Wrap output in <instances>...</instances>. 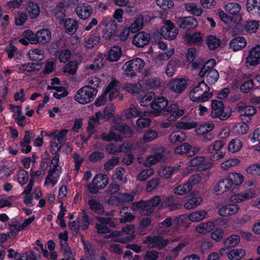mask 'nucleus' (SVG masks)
Masks as SVG:
<instances>
[{"mask_svg": "<svg viewBox=\"0 0 260 260\" xmlns=\"http://www.w3.org/2000/svg\"><path fill=\"white\" fill-rule=\"evenodd\" d=\"M210 87L204 80L194 85L193 88L190 91L189 96L193 102H204L212 96V93L210 92Z\"/></svg>", "mask_w": 260, "mask_h": 260, "instance_id": "nucleus-1", "label": "nucleus"}, {"mask_svg": "<svg viewBox=\"0 0 260 260\" xmlns=\"http://www.w3.org/2000/svg\"><path fill=\"white\" fill-rule=\"evenodd\" d=\"M98 93L95 87L85 85L76 92L74 100L79 104L85 105L92 102Z\"/></svg>", "mask_w": 260, "mask_h": 260, "instance_id": "nucleus-2", "label": "nucleus"}, {"mask_svg": "<svg viewBox=\"0 0 260 260\" xmlns=\"http://www.w3.org/2000/svg\"><path fill=\"white\" fill-rule=\"evenodd\" d=\"M103 25L105 28L102 30V38L106 40H110L116 36L118 32V26L114 20L109 21L106 18H104L100 23L99 27Z\"/></svg>", "mask_w": 260, "mask_h": 260, "instance_id": "nucleus-3", "label": "nucleus"}, {"mask_svg": "<svg viewBox=\"0 0 260 260\" xmlns=\"http://www.w3.org/2000/svg\"><path fill=\"white\" fill-rule=\"evenodd\" d=\"M145 65V62L143 59L136 58L127 61L123 67L126 75L133 77L136 76L137 73L141 72Z\"/></svg>", "mask_w": 260, "mask_h": 260, "instance_id": "nucleus-4", "label": "nucleus"}, {"mask_svg": "<svg viewBox=\"0 0 260 260\" xmlns=\"http://www.w3.org/2000/svg\"><path fill=\"white\" fill-rule=\"evenodd\" d=\"M109 179L107 175L101 174L96 175L91 184L88 185V191L92 194L98 192L100 189H103L108 184Z\"/></svg>", "mask_w": 260, "mask_h": 260, "instance_id": "nucleus-5", "label": "nucleus"}, {"mask_svg": "<svg viewBox=\"0 0 260 260\" xmlns=\"http://www.w3.org/2000/svg\"><path fill=\"white\" fill-rule=\"evenodd\" d=\"M211 116L213 118H218L220 120L227 119L231 113L228 110H225L222 102L213 100L212 102Z\"/></svg>", "mask_w": 260, "mask_h": 260, "instance_id": "nucleus-6", "label": "nucleus"}, {"mask_svg": "<svg viewBox=\"0 0 260 260\" xmlns=\"http://www.w3.org/2000/svg\"><path fill=\"white\" fill-rule=\"evenodd\" d=\"M160 202V197L156 196L147 201H142L138 202L137 203V207L143 210V214L148 215L153 212V208L157 207Z\"/></svg>", "mask_w": 260, "mask_h": 260, "instance_id": "nucleus-7", "label": "nucleus"}, {"mask_svg": "<svg viewBox=\"0 0 260 260\" xmlns=\"http://www.w3.org/2000/svg\"><path fill=\"white\" fill-rule=\"evenodd\" d=\"M163 26L161 28L160 35L165 39L173 40L177 37L178 30L170 20H163Z\"/></svg>", "mask_w": 260, "mask_h": 260, "instance_id": "nucleus-8", "label": "nucleus"}, {"mask_svg": "<svg viewBox=\"0 0 260 260\" xmlns=\"http://www.w3.org/2000/svg\"><path fill=\"white\" fill-rule=\"evenodd\" d=\"M143 243L147 244V247L148 248H157L160 250L169 243V241L167 239H164L161 236H148L144 238L143 240Z\"/></svg>", "mask_w": 260, "mask_h": 260, "instance_id": "nucleus-9", "label": "nucleus"}, {"mask_svg": "<svg viewBox=\"0 0 260 260\" xmlns=\"http://www.w3.org/2000/svg\"><path fill=\"white\" fill-rule=\"evenodd\" d=\"M246 63L250 66H256L260 63V45L252 47L246 57Z\"/></svg>", "mask_w": 260, "mask_h": 260, "instance_id": "nucleus-10", "label": "nucleus"}, {"mask_svg": "<svg viewBox=\"0 0 260 260\" xmlns=\"http://www.w3.org/2000/svg\"><path fill=\"white\" fill-rule=\"evenodd\" d=\"M176 23L179 27L182 29H190L197 26L196 19L192 16L177 18Z\"/></svg>", "mask_w": 260, "mask_h": 260, "instance_id": "nucleus-11", "label": "nucleus"}, {"mask_svg": "<svg viewBox=\"0 0 260 260\" xmlns=\"http://www.w3.org/2000/svg\"><path fill=\"white\" fill-rule=\"evenodd\" d=\"M187 83V80L184 78H174L170 81L168 85L175 93H181L186 89Z\"/></svg>", "mask_w": 260, "mask_h": 260, "instance_id": "nucleus-12", "label": "nucleus"}, {"mask_svg": "<svg viewBox=\"0 0 260 260\" xmlns=\"http://www.w3.org/2000/svg\"><path fill=\"white\" fill-rule=\"evenodd\" d=\"M168 105V102L164 97L158 98L154 100L151 104V108L153 110L152 113L154 116L160 114L162 110Z\"/></svg>", "mask_w": 260, "mask_h": 260, "instance_id": "nucleus-13", "label": "nucleus"}, {"mask_svg": "<svg viewBox=\"0 0 260 260\" xmlns=\"http://www.w3.org/2000/svg\"><path fill=\"white\" fill-rule=\"evenodd\" d=\"M96 219L99 223H96L95 228L99 234H106L109 232V229L107 226V224L114 226V223L111 221V219L109 217H97Z\"/></svg>", "mask_w": 260, "mask_h": 260, "instance_id": "nucleus-14", "label": "nucleus"}, {"mask_svg": "<svg viewBox=\"0 0 260 260\" xmlns=\"http://www.w3.org/2000/svg\"><path fill=\"white\" fill-rule=\"evenodd\" d=\"M206 158L203 156H196L190 160V166L197 167L200 171H204L209 169L212 164L210 162H205Z\"/></svg>", "mask_w": 260, "mask_h": 260, "instance_id": "nucleus-15", "label": "nucleus"}, {"mask_svg": "<svg viewBox=\"0 0 260 260\" xmlns=\"http://www.w3.org/2000/svg\"><path fill=\"white\" fill-rule=\"evenodd\" d=\"M149 34L141 31L135 35L133 39V44L137 47H143L150 42Z\"/></svg>", "mask_w": 260, "mask_h": 260, "instance_id": "nucleus-16", "label": "nucleus"}, {"mask_svg": "<svg viewBox=\"0 0 260 260\" xmlns=\"http://www.w3.org/2000/svg\"><path fill=\"white\" fill-rule=\"evenodd\" d=\"M240 207L237 204H229L223 206L218 210V213L222 217H227L238 212Z\"/></svg>", "mask_w": 260, "mask_h": 260, "instance_id": "nucleus-17", "label": "nucleus"}, {"mask_svg": "<svg viewBox=\"0 0 260 260\" xmlns=\"http://www.w3.org/2000/svg\"><path fill=\"white\" fill-rule=\"evenodd\" d=\"M122 118L120 117H116L114 118V124L112 126L113 131L116 130L122 134L130 136L132 134V129L126 124H121Z\"/></svg>", "mask_w": 260, "mask_h": 260, "instance_id": "nucleus-18", "label": "nucleus"}, {"mask_svg": "<svg viewBox=\"0 0 260 260\" xmlns=\"http://www.w3.org/2000/svg\"><path fill=\"white\" fill-rule=\"evenodd\" d=\"M25 10L31 19H37L40 13V7L37 3L29 1L27 2Z\"/></svg>", "mask_w": 260, "mask_h": 260, "instance_id": "nucleus-19", "label": "nucleus"}, {"mask_svg": "<svg viewBox=\"0 0 260 260\" xmlns=\"http://www.w3.org/2000/svg\"><path fill=\"white\" fill-rule=\"evenodd\" d=\"M76 12L78 16L82 19L88 18L92 13V7L86 4H84L77 7Z\"/></svg>", "mask_w": 260, "mask_h": 260, "instance_id": "nucleus-20", "label": "nucleus"}, {"mask_svg": "<svg viewBox=\"0 0 260 260\" xmlns=\"http://www.w3.org/2000/svg\"><path fill=\"white\" fill-rule=\"evenodd\" d=\"M112 238L114 241L126 243L132 241L133 238L131 237V234H126L122 230L121 231H114L112 233Z\"/></svg>", "mask_w": 260, "mask_h": 260, "instance_id": "nucleus-21", "label": "nucleus"}, {"mask_svg": "<svg viewBox=\"0 0 260 260\" xmlns=\"http://www.w3.org/2000/svg\"><path fill=\"white\" fill-rule=\"evenodd\" d=\"M102 117V113L101 112H96L95 116H93L89 118L87 129L88 134L87 139H89L92 134L94 133L95 126L99 124V120Z\"/></svg>", "mask_w": 260, "mask_h": 260, "instance_id": "nucleus-22", "label": "nucleus"}, {"mask_svg": "<svg viewBox=\"0 0 260 260\" xmlns=\"http://www.w3.org/2000/svg\"><path fill=\"white\" fill-rule=\"evenodd\" d=\"M246 45L247 41L244 37H238L230 41L229 46L233 51H237L245 48Z\"/></svg>", "mask_w": 260, "mask_h": 260, "instance_id": "nucleus-23", "label": "nucleus"}, {"mask_svg": "<svg viewBox=\"0 0 260 260\" xmlns=\"http://www.w3.org/2000/svg\"><path fill=\"white\" fill-rule=\"evenodd\" d=\"M37 44H45L48 42L51 38V33L48 29H42L36 32Z\"/></svg>", "mask_w": 260, "mask_h": 260, "instance_id": "nucleus-24", "label": "nucleus"}, {"mask_svg": "<svg viewBox=\"0 0 260 260\" xmlns=\"http://www.w3.org/2000/svg\"><path fill=\"white\" fill-rule=\"evenodd\" d=\"M232 185L227 177L220 180L215 187V191L222 193L231 190Z\"/></svg>", "mask_w": 260, "mask_h": 260, "instance_id": "nucleus-25", "label": "nucleus"}, {"mask_svg": "<svg viewBox=\"0 0 260 260\" xmlns=\"http://www.w3.org/2000/svg\"><path fill=\"white\" fill-rule=\"evenodd\" d=\"M119 82L116 80L111 81L105 90V94L109 93V99L110 101L116 98L119 94L117 89Z\"/></svg>", "mask_w": 260, "mask_h": 260, "instance_id": "nucleus-26", "label": "nucleus"}, {"mask_svg": "<svg viewBox=\"0 0 260 260\" xmlns=\"http://www.w3.org/2000/svg\"><path fill=\"white\" fill-rule=\"evenodd\" d=\"M254 196L255 193L254 191L249 189L244 192L237 193L232 196L231 198V200L236 202H241L252 198Z\"/></svg>", "mask_w": 260, "mask_h": 260, "instance_id": "nucleus-27", "label": "nucleus"}, {"mask_svg": "<svg viewBox=\"0 0 260 260\" xmlns=\"http://www.w3.org/2000/svg\"><path fill=\"white\" fill-rule=\"evenodd\" d=\"M69 131L67 129H62L61 131L56 130L53 133L50 134V136L53 137V139L57 140L58 143L60 144V148L62 146L66 140V137Z\"/></svg>", "mask_w": 260, "mask_h": 260, "instance_id": "nucleus-28", "label": "nucleus"}, {"mask_svg": "<svg viewBox=\"0 0 260 260\" xmlns=\"http://www.w3.org/2000/svg\"><path fill=\"white\" fill-rule=\"evenodd\" d=\"M163 152V148H161L159 150V152L156 153L155 155L148 156L144 162V165L148 167L160 161L163 159V155L161 153Z\"/></svg>", "mask_w": 260, "mask_h": 260, "instance_id": "nucleus-29", "label": "nucleus"}, {"mask_svg": "<svg viewBox=\"0 0 260 260\" xmlns=\"http://www.w3.org/2000/svg\"><path fill=\"white\" fill-rule=\"evenodd\" d=\"M66 32L69 35H73L78 28V22L72 18H69L65 20L64 23Z\"/></svg>", "mask_w": 260, "mask_h": 260, "instance_id": "nucleus-30", "label": "nucleus"}, {"mask_svg": "<svg viewBox=\"0 0 260 260\" xmlns=\"http://www.w3.org/2000/svg\"><path fill=\"white\" fill-rule=\"evenodd\" d=\"M186 138L185 133L180 131L173 132L169 137V140L172 144L183 142Z\"/></svg>", "mask_w": 260, "mask_h": 260, "instance_id": "nucleus-31", "label": "nucleus"}, {"mask_svg": "<svg viewBox=\"0 0 260 260\" xmlns=\"http://www.w3.org/2000/svg\"><path fill=\"white\" fill-rule=\"evenodd\" d=\"M60 174L61 171H56L49 170L48 174L45 180V185H55L58 181Z\"/></svg>", "mask_w": 260, "mask_h": 260, "instance_id": "nucleus-32", "label": "nucleus"}, {"mask_svg": "<svg viewBox=\"0 0 260 260\" xmlns=\"http://www.w3.org/2000/svg\"><path fill=\"white\" fill-rule=\"evenodd\" d=\"M184 7L186 11L195 16H201L203 12V9L196 3H186Z\"/></svg>", "mask_w": 260, "mask_h": 260, "instance_id": "nucleus-33", "label": "nucleus"}, {"mask_svg": "<svg viewBox=\"0 0 260 260\" xmlns=\"http://www.w3.org/2000/svg\"><path fill=\"white\" fill-rule=\"evenodd\" d=\"M241 9V5L235 2L228 3L224 6V10L227 13L234 15L239 14Z\"/></svg>", "mask_w": 260, "mask_h": 260, "instance_id": "nucleus-34", "label": "nucleus"}, {"mask_svg": "<svg viewBox=\"0 0 260 260\" xmlns=\"http://www.w3.org/2000/svg\"><path fill=\"white\" fill-rule=\"evenodd\" d=\"M121 54V48L118 46H114L109 51L108 59L110 61H116L120 58Z\"/></svg>", "mask_w": 260, "mask_h": 260, "instance_id": "nucleus-35", "label": "nucleus"}, {"mask_svg": "<svg viewBox=\"0 0 260 260\" xmlns=\"http://www.w3.org/2000/svg\"><path fill=\"white\" fill-rule=\"evenodd\" d=\"M207 212L204 210L193 212L188 215V219L192 222H199L206 218Z\"/></svg>", "mask_w": 260, "mask_h": 260, "instance_id": "nucleus-36", "label": "nucleus"}, {"mask_svg": "<svg viewBox=\"0 0 260 260\" xmlns=\"http://www.w3.org/2000/svg\"><path fill=\"white\" fill-rule=\"evenodd\" d=\"M245 255V251L242 248H237L230 251L227 256L230 260H240Z\"/></svg>", "mask_w": 260, "mask_h": 260, "instance_id": "nucleus-37", "label": "nucleus"}, {"mask_svg": "<svg viewBox=\"0 0 260 260\" xmlns=\"http://www.w3.org/2000/svg\"><path fill=\"white\" fill-rule=\"evenodd\" d=\"M192 190V187L186 182L185 183L178 185L174 188L173 192L177 195L183 196L188 193Z\"/></svg>", "mask_w": 260, "mask_h": 260, "instance_id": "nucleus-38", "label": "nucleus"}, {"mask_svg": "<svg viewBox=\"0 0 260 260\" xmlns=\"http://www.w3.org/2000/svg\"><path fill=\"white\" fill-rule=\"evenodd\" d=\"M128 208L126 207H123L120 211V215L121 218L120 219V222L121 223H124L126 222H129L132 221L135 216L131 213L128 212Z\"/></svg>", "mask_w": 260, "mask_h": 260, "instance_id": "nucleus-39", "label": "nucleus"}, {"mask_svg": "<svg viewBox=\"0 0 260 260\" xmlns=\"http://www.w3.org/2000/svg\"><path fill=\"white\" fill-rule=\"evenodd\" d=\"M44 51L43 50L36 48L30 50L28 52V55L30 60L35 61H41L44 57Z\"/></svg>", "mask_w": 260, "mask_h": 260, "instance_id": "nucleus-40", "label": "nucleus"}, {"mask_svg": "<svg viewBox=\"0 0 260 260\" xmlns=\"http://www.w3.org/2000/svg\"><path fill=\"white\" fill-rule=\"evenodd\" d=\"M237 108L241 114L251 116L256 113L255 108L252 106H246L244 103L238 105Z\"/></svg>", "mask_w": 260, "mask_h": 260, "instance_id": "nucleus-41", "label": "nucleus"}, {"mask_svg": "<svg viewBox=\"0 0 260 260\" xmlns=\"http://www.w3.org/2000/svg\"><path fill=\"white\" fill-rule=\"evenodd\" d=\"M214 227V223L209 221L200 223L196 227V230L198 233L205 234L211 231Z\"/></svg>", "mask_w": 260, "mask_h": 260, "instance_id": "nucleus-42", "label": "nucleus"}, {"mask_svg": "<svg viewBox=\"0 0 260 260\" xmlns=\"http://www.w3.org/2000/svg\"><path fill=\"white\" fill-rule=\"evenodd\" d=\"M179 167H171L168 166L165 167H162L159 171V175L160 177L168 179L171 177L172 174L174 173V172L179 169Z\"/></svg>", "mask_w": 260, "mask_h": 260, "instance_id": "nucleus-43", "label": "nucleus"}, {"mask_svg": "<svg viewBox=\"0 0 260 260\" xmlns=\"http://www.w3.org/2000/svg\"><path fill=\"white\" fill-rule=\"evenodd\" d=\"M206 43L210 50L216 49L221 44V40L216 36L210 35L207 37Z\"/></svg>", "mask_w": 260, "mask_h": 260, "instance_id": "nucleus-44", "label": "nucleus"}, {"mask_svg": "<svg viewBox=\"0 0 260 260\" xmlns=\"http://www.w3.org/2000/svg\"><path fill=\"white\" fill-rule=\"evenodd\" d=\"M228 178H229L232 185H239L241 184L244 180V177L243 175L236 172H232L230 173L228 176Z\"/></svg>", "mask_w": 260, "mask_h": 260, "instance_id": "nucleus-45", "label": "nucleus"}, {"mask_svg": "<svg viewBox=\"0 0 260 260\" xmlns=\"http://www.w3.org/2000/svg\"><path fill=\"white\" fill-rule=\"evenodd\" d=\"M124 114L127 119H131L136 116L142 117L144 115V113L138 111L137 108L133 105H131L128 109L125 110Z\"/></svg>", "mask_w": 260, "mask_h": 260, "instance_id": "nucleus-46", "label": "nucleus"}, {"mask_svg": "<svg viewBox=\"0 0 260 260\" xmlns=\"http://www.w3.org/2000/svg\"><path fill=\"white\" fill-rule=\"evenodd\" d=\"M123 89L133 94L140 93L143 90L142 85L139 83H126Z\"/></svg>", "mask_w": 260, "mask_h": 260, "instance_id": "nucleus-47", "label": "nucleus"}, {"mask_svg": "<svg viewBox=\"0 0 260 260\" xmlns=\"http://www.w3.org/2000/svg\"><path fill=\"white\" fill-rule=\"evenodd\" d=\"M48 89H54L57 92L53 93V96L57 99H60L68 95L69 92L63 87L61 86H48Z\"/></svg>", "mask_w": 260, "mask_h": 260, "instance_id": "nucleus-48", "label": "nucleus"}, {"mask_svg": "<svg viewBox=\"0 0 260 260\" xmlns=\"http://www.w3.org/2000/svg\"><path fill=\"white\" fill-rule=\"evenodd\" d=\"M101 137L103 140L108 142L111 141L112 140L121 141L122 139L121 136L117 135L115 133L112 127L110 129V132L108 134L106 133H103L101 135Z\"/></svg>", "mask_w": 260, "mask_h": 260, "instance_id": "nucleus-49", "label": "nucleus"}, {"mask_svg": "<svg viewBox=\"0 0 260 260\" xmlns=\"http://www.w3.org/2000/svg\"><path fill=\"white\" fill-rule=\"evenodd\" d=\"M202 202L203 199L201 197H194L186 202L184 205V207L188 210L192 209L199 206Z\"/></svg>", "mask_w": 260, "mask_h": 260, "instance_id": "nucleus-50", "label": "nucleus"}, {"mask_svg": "<svg viewBox=\"0 0 260 260\" xmlns=\"http://www.w3.org/2000/svg\"><path fill=\"white\" fill-rule=\"evenodd\" d=\"M88 205L90 208L93 211L98 214H101L104 212V207L100 202L94 199H91L88 201Z\"/></svg>", "mask_w": 260, "mask_h": 260, "instance_id": "nucleus-51", "label": "nucleus"}, {"mask_svg": "<svg viewBox=\"0 0 260 260\" xmlns=\"http://www.w3.org/2000/svg\"><path fill=\"white\" fill-rule=\"evenodd\" d=\"M167 111L168 112L175 115L179 117L182 116L185 112L184 110L180 108L177 104H171L168 107Z\"/></svg>", "mask_w": 260, "mask_h": 260, "instance_id": "nucleus-52", "label": "nucleus"}, {"mask_svg": "<svg viewBox=\"0 0 260 260\" xmlns=\"http://www.w3.org/2000/svg\"><path fill=\"white\" fill-rule=\"evenodd\" d=\"M246 7L248 12L255 10L260 15V0H248L246 3Z\"/></svg>", "mask_w": 260, "mask_h": 260, "instance_id": "nucleus-53", "label": "nucleus"}, {"mask_svg": "<svg viewBox=\"0 0 260 260\" xmlns=\"http://www.w3.org/2000/svg\"><path fill=\"white\" fill-rule=\"evenodd\" d=\"M242 143L238 139H234L232 140L229 144V150L232 152L235 153L239 151L242 147Z\"/></svg>", "mask_w": 260, "mask_h": 260, "instance_id": "nucleus-54", "label": "nucleus"}, {"mask_svg": "<svg viewBox=\"0 0 260 260\" xmlns=\"http://www.w3.org/2000/svg\"><path fill=\"white\" fill-rule=\"evenodd\" d=\"M125 170L122 167H118L115 170L113 177L123 183L127 182V178L125 176Z\"/></svg>", "mask_w": 260, "mask_h": 260, "instance_id": "nucleus-55", "label": "nucleus"}, {"mask_svg": "<svg viewBox=\"0 0 260 260\" xmlns=\"http://www.w3.org/2000/svg\"><path fill=\"white\" fill-rule=\"evenodd\" d=\"M240 241V237L237 235H233L224 240V244L226 247H234Z\"/></svg>", "mask_w": 260, "mask_h": 260, "instance_id": "nucleus-56", "label": "nucleus"}, {"mask_svg": "<svg viewBox=\"0 0 260 260\" xmlns=\"http://www.w3.org/2000/svg\"><path fill=\"white\" fill-rule=\"evenodd\" d=\"M248 129L249 126L245 123H237L233 128L234 133L240 135H245L247 134Z\"/></svg>", "mask_w": 260, "mask_h": 260, "instance_id": "nucleus-57", "label": "nucleus"}, {"mask_svg": "<svg viewBox=\"0 0 260 260\" xmlns=\"http://www.w3.org/2000/svg\"><path fill=\"white\" fill-rule=\"evenodd\" d=\"M130 149V147L128 144H123L120 146L119 149H118L116 147L114 146L113 144H109L106 147V151L109 154H115L119 152H121L123 151V149Z\"/></svg>", "mask_w": 260, "mask_h": 260, "instance_id": "nucleus-58", "label": "nucleus"}, {"mask_svg": "<svg viewBox=\"0 0 260 260\" xmlns=\"http://www.w3.org/2000/svg\"><path fill=\"white\" fill-rule=\"evenodd\" d=\"M18 182L21 185H24L27 183L28 180V175L27 171L24 170L22 168L18 169Z\"/></svg>", "mask_w": 260, "mask_h": 260, "instance_id": "nucleus-59", "label": "nucleus"}, {"mask_svg": "<svg viewBox=\"0 0 260 260\" xmlns=\"http://www.w3.org/2000/svg\"><path fill=\"white\" fill-rule=\"evenodd\" d=\"M206 78L208 83L213 84L218 80L219 78V73L216 70L211 69V70H208Z\"/></svg>", "mask_w": 260, "mask_h": 260, "instance_id": "nucleus-60", "label": "nucleus"}, {"mask_svg": "<svg viewBox=\"0 0 260 260\" xmlns=\"http://www.w3.org/2000/svg\"><path fill=\"white\" fill-rule=\"evenodd\" d=\"M143 17L139 16L136 20L131 25V30L132 32L134 33L139 31L143 26Z\"/></svg>", "mask_w": 260, "mask_h": 260, "instance_id": "nucleus-61", "label": "nucleus"}, {"mask_svg": "<svg viewBox=\"0 0 260 260\" xmlns=\"http://www.w3.org/2000/svg\"><path fill=\"white\" fill-rule=\"evenodd\" d=\"M240 161L237 158H232L226 160L221 164V168L224 170H227L230 168L238 165Z\"/></svg>", "mask_w": 260, "mask_h": 260, "instance_id": "nucleus-62", "label": "nucleus"}, {"mask_svg": "<svg viewBox=\"0 0 260 260\" xmlns=\"http://www.w3.org/2000/svg\"><path fill=\"white\" fill-rule=\"evenodd\" d=\"M117 200L118 203H129L134 201V196L132 193H119L118 196H117Z\"/></svg>", "mask_w": 260, "mask_h": 260, "instance_id": "nucleus-63", "label": "nucleus"}, {"mask_svg": "<svg viewBox=\"0 0 260 260\" xmlns=\"http://www.w3.org/2000/svg\"><path fill=\"white\" fill-rule=\"evenodd\" d=\"M246 172L248 174L260 176V164L256 163L250 165L246 168Z\"/></svg>", "mask_w": 260, "mask_h": 260, "instance_id": "nucleus-64", "label": "nucleus"}]
</instances>
